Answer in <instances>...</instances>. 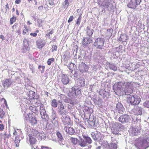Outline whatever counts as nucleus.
<instances>
[{
  "label": "nucleus",
  "instance_id": "1",
  "mask_svg": "<svg viewBox=\"0 0 149 149\" xmlns=\"http://www.w3.org/2000/svg\"><path fill=\"white\" fill-rule=\"evenodd\" d=\"M100 7H106L109 11H113L114 6L113 0H97Z\"/></svg>",
  "mask_w": 149,
  "mask_h": 149
},
{
  "label": "nucleus",
  "instance_id": "2",
  "mask_svg": "<svg viewBox=\"0 0 149 149\" xmlns=\"http://www.w3.org/2000/svg\"><path fill=\"white\" fill-rule=\"evenodd\" d=\"M24 130L27 134L37 138H41L42 136V133L39 132L37 130L33 129L30 126L28 125L27 123L25 125Z\"/></svg>",
  "mask_w": 149,
  "mask_h": 149
},
{
  "label": "nucleus",
  "instance_id": "3",
  "mask_svg": "<svg viewBox=\"0 0 149 149\" xmlns=\"http://www.w3.org/2000/svg\"><path fill=\"white\" fill-rule=\"evenodd\" d=\"M137 149H146L149 147V139H144L138 141L134 144Z\"/></svg>",
  "mask_w": 149,
  "mask_h": 149
},
{
  "label": "nucleus",
  "instance_id": "4",
  "mask_svg": "<svg viewBox=\"0 0 149 149\" xmlns=\"http://www.w3.org/2000/svg\"><path fill=\"white\" fill-rule=\"evenodd\" d=\"M123 128L122 124L118 123H114L111 129V132L115 135L121 134V131Z\"/></svg>",
  "mask_w": 149,
  "mask_h": 149
},
{
  "label": "nucleus",
  "instance_id": "5",
  "mask_svg": "<svg viewBox=\"0 0 149 149\" xmlns=\"http://www.w3.org/2000/svg\"><path fill=\"white\" fill-rule=\"evenodd\" d=\"M124 82V94L126 95H129L132 92L133 83L131 82Z\"/></svg>",
  "mask_w": 149,
  "mask_h": 149
},
{
  "label": "nucleus",
  "instance_id": "6",
  "mask_svg": "<svg viewBox=\"0 0 149 149\" xmlns=\"http://www.w3.org/2000/svg\"><path fill=\"white\" fill-rule=\"evenodd\" d=\"M104 39L102 38H98L95 39L93 46L97 49H101L104 45Z\"/></svg>",
  "mask_w": 149,
  "mask_h": 149
},
{
  "label": "nucleus",
  "instance_id": "7",
  "mask_svg": "<svg viewBox=\"0 0 149 149\" xmlns=\"http://www.w3.org/2000/svg\"><path fill=\"white\" fill-rule=\"evenodd\" d=\"M91 136L95 142H100L102 139V134L97 131L92 132L91 134Z\"/></svg>",
  "mask_w": 149,
  "mask_h": 149
},
{
  "label": "nucleus",
  "instance_id": "8",
  "mask_svg": "<svg viewBox=\"0 0 149 149\" xmlns=\"http://www.w3.org/2000/svg\"><path fill=\"white\" fill-rule=\"evenodd\" d=\"M123 85L124 82H118L115 84L113 87L115 92H116V91H117L118 93L122 92L123 93H124Z\"/></svg>",
  "mask_w": 149,
  "mask_h": 149
},
{
  "label": "nucleus",
  "instance_id": "9",
  "mask_svg": "<svg viewBox=\"0 0 149 149\" xmlns=\"http://www.w3.org/2000/svg\"><path fill=\"white\" fill-rule=\"evenodd\" d=\"M97 92L99 95L105 101H107L110 97V93L108 91H107L105 89H100L97 90Z\"/></svg>",
  "mask_w": 149,
  "mask_h": 149
},
{
  "label": "nucleus",
  "instance_id": "10",
  "mask_svg": "<svg viewBox=\"0 0 149 149\" xmlns=\"http://www.w3.org/2000/svg\"><path fill=\"white\" fill-rule=\"evenodd\" d=\"M86 120L87 123L92 127H95L97 125V123L96 122V118L95 117H94L93 115L89 116V119L87 118Z\"/></svg>",
  "mask_w": 149,
  "mask_h": 149
},
{
  "label": "nucleus",
  "instance_id": "11",
  "mask_svg": "<svg viewBox=\"0 0 149 149\" xmlns=\"http://www.w3.org/2000/svg\"><path fill=\"white\" fill-rule=\"evenodd\" d=\"M28 118H29V122L31 125H34L37 123V120L36 119L35 117L32 114L28 115L27 114L26 117L24 118L25 124L26 123H27L26 121L27 120ZM27 124L28 125L27 123Z\"/></svg>",
  "mask_w": 149,
  "mask_h": 149
},
{
  "label": "nucleus",
  "instance_id": "12",
  "mask_svg": "<svg viewBox=\"0 0 149 149\" xmlns=\"http://www.w3.org/2000/svg\"><path fill=\"white\" fill-rule=\"evenodd\" d=\"M40 113L41 118L45 121H47L49 119V116L43 104L40 105Z\"/></svg>",
  "mask_w": 149,
  "mask_h": 149
},
{
  "label": "nucleus",
  "instance_id": "13",
  "mask_svg": "<svg viewBox=\"0 0 149 149\" xmlns=\"http://www.w3.org/2000/svg\"><path fill=\"white\" fill-rule=\"evenodd\" d=\"M93 40L91 38L84 37L82 41V44L83 47L84 48H86L88 47V45L93 42Z\"/></svg>",
  "mask_w": 149,
  "mask_h": 149
},
{
  "label": "nucleus",
  "instance_id": "14",
  "mask_svg": "<svg viewBox=\"0 0 149 149\" xmlns=\"http://www.w3.org/2000/svg\"><path fill=\"white\" fill-rule=\"evenodd\" d=\"M141 1V0H131L128 4L127 6L131 8L135 9L140 4Z\"/></svg>",
  "mask_w": 149,
  "mask_h": 149
},
{
  "label": "nucleus",
  "instance_id": "15",
  "mask_svg": "<svg viewBox=\"0 0 149 149\" xmlns=\"http://www.w3.org/2000/svg\"><path fill=\"white\" fill-rule=\"evenodd\" d=\"M71 95L72 96L79 95L81 92V89L77 86H74L70 90Z\"/></svg>",
  "mask_w": 149,
  "mask_h": 149
},
{
  "label": "nucleus",
  "instance_id": "16",
  "mask_svg": "<svg viewBox=\"0 0 149 149\" xmlns=\"http://www.w3.org/2000/svg\"><path fill=\"white\" fill-rule=\"evenodd\" d=\"M14 81L11 79H6L3 81L2 82L3 86L5 88H7L12 84H13Z\"/></svg>",
  "mask_w": 149,
  "mask_h": 149
},
{
  "label": "nucleus",
  "instance_id": "17",
  "mask_svg": "<svg viewBox=\"0 0 149 149\" xmlns=\"http://www.w3.org/2000/svg\"><path fill=\"white\" fill-rule=\"evenodd\" d=\"M130 116L127 114L122 115L118 118V120L124 123H127L129 121Z\"/></svg>",
  "mask_w": 149,
  "mask_h": 149
},
{
  "label": "nucleus",
  "instance_id": "18",
  "mask_svg": "<svg viewBox=\"0 0 149 149\" xmlns=\"http://www.w3.org/2000/svg\"><path fill=\"white\" fill-rule=\"evenodd\" d=\"M125 109L122 104L120 102L116 104V112L120 113H123L125 111Z\"/></svg>",
  "mask_w": 149,
  "mask_h": 149
},
{
  "label": "nucleus",
  "instance_id": "19",
  "mask_svg": "<svg viewBox=\"0 0 149 149\" xmlns=\"http://www.w3.org/2000/svg\"><path fill=\"white\" fill-rule=\"evenodd\" d=\"M130 135L132 136H136L139 134L140 132L138 128L132 127L129 130Z\"/></svg>",
  "mask_w": 149,
  "mask_h": 149
},
{
  "label": "nucleus",
  "instance_id": "20",
  "mask_svg": "<svg viewBox=\"0 0 149 149\" xmlns=\"http://www.w3.org/2000/svg\"><path fill=\"white\" fill-rule=\"evenodd\" d=\"M92 100L95 105L100 107L102 106L103 103L102 100L99 97L94 96L93 97Z\"/></svg>",
  "mask_w": 149,
  "mask_h": 149
},
{
  "label": "nucleus",
  "instance_id": "21",
  "mask_svg": "<svg viewBox=\"0 0 149 149\" xmlns=\"http://www.w3.org/2000/svg\"><path fill=\"white\" fill-rule=\"evenodd\" d=\"M61 81L64 85H67L70 82L69 77L66 74H63L61 77Z\"/></svg>",
  "mask_w": 149,
  "mask_h": 149
},
{
  "label": "nucleus",
  "instance_id": "22",
  "mask_svg": "<svg viewBox=\"0 0 149 149\" xmlns=\"http://www.w3.org/2000/svg\"><path fill=\"white\" fill-rule=\"evenodd\" d=\"M79 68L80 71L82 73L87 71L88 69V66L84 63L79 64Z\"/></svg>",
  "mask_w": 149,
  "mask_h": 149
},
{
  "label": "nucleus",
  "instance_id": "23",
  "mask_svg": "<svg viewBox=\"0 0 149 149\" xmlns=\"http://www.w3.org/2000/svg\"><path fill=\"white\" fill-rule=\"evenodd\" d=\"M61 120L64 124L65 125H70L71 120L70 118L66 115L61 116Z\"/></svg>",
  "mask_w": 149,
  "mask_h": 149
},
{
  "label": "nucleus",
  "instance_id": "24",
  "mask_svg": "<svg viewBox=\"0 0 149 149\" xmlns=\"http://www.w3.org/2000/svg\"><path fill=\"white\" fill-rule=\"evenodd\" d=\"M143 109L141 107H136L133 110V112L136 116H140L142 114V111Z\"/></svg>",
  "mask_w": 149,
  "mask_h": 149
},
{
  "label": "nucleus",
  "instance_id": "25",
  "mask_svg": "<svg viewBox=\"0 0 149 149\" xmlns=\"http://www.w3.org/2000/svg\"><path fill=\"white\" fill-rule=\"evenodd\" d=\"M64 130H65L67 134L70 135H73L75 133L74 129L72 127L65 126Z\"/></svg>",
  "mask_w": 149,
  "mask_h": 149
},
{
  "label": "nucleus",
  "instance_id": "26",
  "mask_svg": "<svg viewBox=\"0 0 149 149\" xmlns=\"http://www.w3.org/2000/svg\"><path fill=\"white\" fill-rule=\"evenodd\" d=\"M83 111L85 114H88L89 116L91 115V114L93 112V109L92 108L90 107L85 106L84 107Z\"/></svg>",
  "mask_w": 149,
  "mask_h": 149
},
{
  "label": "nucleus",
  "instance_id": "27",
  "mask_svg": "<svg viewBox=\"0 0 149 149\" xmlns=\"http://www.w3.org/2000/svg\"><path fill=\"white\" fill-rule=\"evenodd\" d=\"M86 36H89V37L90 38L92 37V35L94 32V30L88 26L86 27Z\"/></svg>",
  "mask_w": 149,
  "mask_h": 149
},
{
  "label": "nucleus",
  "instance_id": "28",
  "mask_svg": "<svg viewBox=\"0 0 149 149\" xmlns=\"http://www.w3.org/2000/svg\"><path fill=\"white\" fill-rule=\"evenodd\" d=\"M112 138V141L113 143H111L109 145V148L111 149H116L117 148V145L116 143H118V141H114V139L113 138L111 137Z\"/></svg>",
  "mask_w": 149,
  "mask_h": 149
},
{
  "label": "nucleus",
  "instance_id": "29",
  "mask_svg": "<svg viewBox=\"0 0 149 149\" xmlns=\"http://www.w3.org/2000/svg\"><path fill=\"white\" fill-rule=\"evenodd\" d=\"M132 120L134 124H139L141 122V117L135 115L132 117Z\"/></svg>",
  "mask_w": 149,
  "mask_h": 149
},
{
  "label": "nucleus",
  "instance_id": "30",
  "mask_svg": "<svg viewBox=\"0 0 149 149\" xmlns=\"http://www.w3.org/2000/svg\"><path fill=\"white\" fill-rule=\"evenodd\" d=\"M23 43L24 46V48L23 47V49H24V51L22 50V51L24 53H25L29 49V45L28 43V41L27 39H24L23 41Z\"/></svg>",
  "mask_w": 149,
  "mask_h": 149
},
{
  "label": "nucleus",
  "instance_id": "31",
  "mask_svg": "<svg viewBox=\"0 0 149 149\" xmlns=\"http://www.w3.org/2000/svg\"><path fill=\"white\" fill-rule=\"evenodd\" d=\"M134 95H130L128 97V101L130 102V104L131 105H135Z\"/></svg>",
  "mask_w": 149,
  "mask_h": 149
},
{
  "label": "nucleus",
  "instance_id": "32",
  "mask_svg": "<svg viewBox=\"0 0 149 149\" xmlns=\"http://www.w3.org/2000/svg\"><path fill=\"white\" fill-rule=\"evenodd\" d=\"M29 95L28 97H27V99H29V101L31 102L32 100L34 99L35 97V93L33 91H29V93H27Z\"/></svg>",
  "mask_w": 149,
  "mask_h": 149
},
{
  "label": "nucleus",
  "instance_id": "33",
  "mask_svg": "<svg viewBox=\"0 0 149 149\" xmlns=\"http://www.w3.org/2000/svg\"><path fill=\"white\" fill-rule=\"evenodd\" d=\"M77 85L78 86L83 87L85 86V79L84 78H79L77 81Z\"/></svg>",
  "mask_w": 149,
  "mask_h": 149
},
{
  "label": "nucleus",
  "instance_id": "34",
  "mask_svg": "<svg viewBox=\"0 0 149 149\" xmlns=\"http://www.w3.org/2000/svg\"><path fill=\"white\" fill-rule=\"evenodd\" d=\"M45 42L41 40H38L37 42V45L39 49H41L45 45Z\"/></svg>",
  "mask_w": 149,
  "mask_h": 149
},
{
  "label": "nucleus",
  "instance_id": "35",
  "mask_svg": "<svg viewBox=\"0 0 149 149\" xmlns=\"http://www.w3.org/2000/svg\"><path fill=\"white\" fill-rule=\"evenodd\" d=\"M83 137L87 144H91L92 143V141L90 137L84 135H83Z\"/></svg>",
  "mask_w": 149,
  "mask_h": 149
},
{
  "label": "nucleus",
  "instance_id": "36",
  "mask_svg": "<svg viewBox=\"0 0 149 149\" xmlns=\"http://www.w3.org/2000/svg\"><path fill=\"white\" fill-rule=\"evenodd\" d=\"M29 137V141L31 145H33L35 143L36 141V139L32 136L27 134Z\"/></svg>",
  "mask_w": 149,
  "mask_h": 149
},
{
  "label": "nucleus",
  "instance_id": "37",
  "mask_svg": "<svg viewBox=\"0 0 149 149\" xmlns=\"http://www.w3.org/2000/svg\"><path fill=\"white\" fill-rule=\"evenodd\" d=\"M135 97V105L139 104L141 101V98L139 96L136 95H134Z\"/></svg>",
  "mask_w": 149,
  "mask_h": 149
},
{
  "label": "nucleus",
  "instance_id": "38",
  "mask_svg": "<svg viewBox=\"0 0 149 149\" xmlns=\"http://www.w3.org/2000/svg\"><path fill=\"white\" fill-rule=\"evenodd\" d=\"M128 38L126 35H122L120 36V37L119 38L118 40L122 41L123 42H126V41L127 40Z\"/></svg>",
  "mask_w": 149,
  "mask_h": 149
},
{
  "label": "nucleus",
  "instance_id": "39",
  "mask_svg": "<svg viewBox=\"0 0 149 149\" xmlns=\"http://www.w3.org/2000/svg\"><path fill=\"white\" fill-rule=\"evenodd\" d=\"M20 140L19 139V136L18 135L15 137L14 142L15 144V146L17 147H18L19 146V143H20Z\"/></svg>",
  "mask_w": 149,
  "mask_h": 149
},
{
  "label": "nucleus",
  "instance_id": "40",
  "mask_svg": "<svg viewBox=\"0 0 149 149\" xmlns=\"http://www.w3.org/2000/svg\"><path fill=\"white\" fill-rule=\"evenodd\" d=\"M109 68L114 71L117 70V67L113 63H109Z\"/></svg>",
  "mask_w": 149,
  "mask_h": 149
},
{
  "label": "nucleus",
  "instance_id": "41",
  "mask_svg": "<svg viewBox=\"0 0 149 149\" xmlns=\"http://www.w3.org/2000/svg\"><path fill=\"white\" fill-rule=\"evenodd\" d=\"M79 145L82 147L87 146L88 145L84 139H81V141L79 142Z\"/></svg>",
  "mask_w": 149,
  "mask_h": 149
},
{
  "label": "nucleus",
  "instance_id": "42",
  "mask_svg": "<svg viewBox=\"0 0 149 149\" xmlns=\"http://www.w3.org/2000/svg\"><path fill=\"white\" fill-rule=\"evenodd\" d=\"M52 106L54 108H56L58 106V102H57L56 100L54 99L52 100L51 102Z\"/></svg>",
  "mask_w": 149,
  "mask_h": 149
},
{
  "label": "nucleus",
  "instance_id": "43",
  "mask_svg": "<svg viewBox=\"0 0 149 149\" xmlns=\"http://www.w3.org/2000/svg\"><path fill=\"white\" fill-rule=\"evenodd\" d=\"M64 101L65 103H72L74 101L72 99L66 97L64 100Z\"/></svg>",
  "mask_w": 149,
  "mask_h": 149
},
{
  "label": "nucleus",
  "instance_id": "44",
  "mask_svg": "<svg viewBox=\"0 0 149 149\" xmlns=\"http://www.w3.org/2000/svg\"><path fill=\"white\" fill-rule=\"evenodd\" d=\"M58 109H64V106L62 103V102L60 100L58 101Z\"/></svg>",
  "mask_w": 149,
  "mask_h": 149
},
{
  "label": "nucleus",
  "instance_id": "45",
  "mask_svg": "<svg viewBox=\"0 0 149 149\" xmlns=\"http://www.w3.org/2000/svg\"><path fill=\"white\" fill-rule=\"evenodd\" d=\"M70 2L67 0H65L64 1L63 3V6L64 8H67L68 7L70 3Z\"/></svg>",
  "mask_w": 149,
  "mask_h": 149
},
{
  "label": "nucleus",
  "instance_id": "46",
  "mask_svg": "<svg viewBox=\"0 0 149 149\" xmlns=\"http://www.w3.org/2000/svg\"><path fill=\"white\" fill-rule=\"evenodd\" d=\"M102 146L104 148H109V145L107 141H104L102 143Z\"/></svg>",
  "mask_w": 149,
  "mask_h": 149
},
{
  "label": "nucleus",
  "instance_id": "47",
  "mask_svg": "<svg viewBox=\"0 0 149 149\" xmlns=\"http://www.w3.org/2000/svg\"><path fill=\"white\" fill-rule=\"evenodd\" d=\"M56 135L58 138V141H63V137L61 134L58 131L56 132Z\"/></svg>",
  "mask_w": 149,
  "mask_h": 149
},
{
  "label": "nucleus",
  "instance_id": "48",
  "mask_svg": "<svg viewBox=\"0 0 149 149\" xmlns=\"http://www.w3.org/2000/svg\"><path fill=\"white\" fill-rule=\"evenodd\" d=\"M75 104L74 101L72 103H69L67 104V106L68 109H72L73 106Z\"/></svg>",
  "mask_w": 149,
  "mask_h": 149
},
{
  "label": "nucleus",
  "instance_id": "49",
  "mask_svg": "<svg viewBox=\"0 0 149 149\" xmlns=\"http://www.w3.org/2000/svg\"><path fill=\"white\" fill-rule=\"evenodd\" d=\"M143 106L148 108H149V100H146L143 104Z\"/></svg>",
  "mask_w": 149,
  "mask_h": 149
},
{
  "label": "nucleus",
  "instance_id": "50",
  "mask_svg": "<svg viewBox=\"0 0 149 149\" xmlns=\"http://www.w3.org/2000/svg\"><path fill=\"white\" fill-rule=\"evenodd\" d=\"M54 58H49L47 62V64L48 65H51L52 63L54 62Z\"/></svg>",
  "mask_w": 149,
  "mask_h": 149
},
{
  "label": "nucleus",
  "instance_id": "51",
  "mask_svg": "<svg viewBox=\"0 0 149 149\" xmlns=\"http://www.w3.org/2000/svg\"><path fill=\"white\" fill-rule=\"evenodd\" d=\"M86 124V121H85L84 122L80 121L79 123V125L81 127H82L84 129H85V127L84 126V124L85 125Z\"/></svg>",
  "mask_w": 149,
  "mask_h": 149
},
{
  "label": "nucleus",
  "instance_id": "52",
  "mask_svg": "<svg viewBox=\"0 0 149 149\" xmlns=\"http://www.w3.org/2000/svg\"><path fill=\"white\" fill-rule=\"evenodd\" d=\"M52 128V126L49 123H47L45 128L46 130H50Z\"/></svg>",
  "mask_w": 149,
  "mask_h": 149
},
{
  "label": "nucleus",
  "instance_id": "53",
  "mask_svg": "<svg viewBox=\"0 0 149 149\" xmlns=\"http://www.w3.org/2000/svg\"><path fill=\"white\" fill-rule=\"evenodd\" d=\"M5 116V112L3 110L0 108V118H3Z\"/></svg>",
  "mask_w": 149,
  "mask_h": 149
},
{
  "label": "nucleus",
  "instance_id": "54",
  "mask_svg": "<svg viewBox=\"0 0 149 149\" xmlns=\"http://www.w3.org/2000/svg\"><path fill=\"white\" fill-rule=\"evenodd\" d=\"M16 20V18L14 16H13L12 18H10V23L11 25L14 22H15Z\"/></svg>",
  "mask_w": 149,
  "mask_h": 149
},
{
  "label": "nucleus",
  "instance_id": "55",
  "mask_svg": "<svg viewBox=\"0 0 149 149\" xmlns=\"http://www.w3.org/2000/svg\"><path fill=\"white\" fill-rule=\"evenodd\" d=\"M81 15L80 14L79 16L78 19H77L76 22V24L78 26H79V25L80 24V23L81 22Z\"/></svg>",
  "mask_w": 149,
  "mask_h": 149
},
{
  "label": "nucleus",
  "instance_id": "56",
  "mask_svg": "<svg viewBox=\"0 0 149 149\" xmlns=\"http://www.w3.org/2000/svg\"><path fill=\"white\" fill-rule=\"evenodd\" d=\"M72 142L74 144L77 143L78 139L72 137L71 139Z\"/></svg>",
  "mask_w": 149,
  "mask_h": 149
},
{
  "label": "nucleus",
  "instance_id": "57",
  "mask_svg": "<svg viewBox=\"0 0 149 149\" xmlns=\"http://www.w3.org/2000/svg\"><path fill=\"white\" fill-rule=\"evenodd\" d=\"M71 73L73 74L74 77L76 78L78 75V73H77L75 70H72L71 71Z\"/></svg>",
  "mask_w": 149,
  "mask_h": 149
},
{
  "label": "nucleus",
  "instance_id": "58",
  "mask_svg": "<svg viewBox=\"0 0 149 149\" xmlns=\"http://www.w3.org/2000/svg\"><path fill=\"white\" fill-rule=\"evenodd\" d=\"M63 110V109H58V111L59 113V114L61 115L62 116H64V115H65V114L64 113Z\"/></svg>",
  "mask_w": 149,
  "mask_h": 149
},
{
  "label": "nucleus",
  "instance_id": "59",
  "mask_svg": "<svg viewBox=\"0 0 149 149\" xmlns=\"http://www.w3.org/2000/svg\"><path fill=\"white\" fill-rule=\"evenodd\" d=\"M57 47L55 45H53L52 48V52H54V51L57 50Z\"/></svg>",
  "mask_w": 149,
  "mask_h": 149
},
{
  "label": "nucleus",
  "instance_id": "60",
  "mask_svg": "<svg viewBox=\"0 0 149 149\" xmlns=\"http://www.w3.org/2000/svg\"><path fill=\"white\" fill-rule=\"evenodd\" d=\"M10 135V134L7 135L6 133H4L3 135L4 139L6 140L7 138H9Z\"/></svg>",
  "mask_w": 149,
  "mask_h": 149
},
{
  "label": "nucleus",
  "instance_id": "61",
  "mask_svg": "<svg viewBox=\"0 0 149 149\" xmlns=\"http://www.w3.org/2000/svg\"><path fill=\"white\" fill-rule=\"evenodd\" d=\"M51 118L53 120H55L56 118V114L54 113H53L51 116Z\"/></svg>",
  "mask_w": 149,
  "mask_h": 149
},
{
  "label": "nucleus",
  "instance_id": "62",
  "mask_svg": "<svg viewBox=\"0 0 149 149\" xmlns=\"http://www.w3.org/2000/svg\"><path fill=\"white\" fill-rule=\"evenodd\" d=\"M70 60H65V61H64V65L65 66H68V64H70Z\"/></svg>",
  "mask_w": 149,
  "mask_h": 149
},
{
  "label": "nucleus",
  "instance_id": "63",
  "mask_svg": "<svg viewBox=\"0 0 149 149\" xmlns=\"http://www.w3.org/2000/svg\"><path fill=\"white\" fill-rule=\"evenodd\" d=\"M74 18V17L72 15L70 17L68 21V23H70L71 22H72Z\"/></svg>",
  "mask_w": 149,
  "mask_h": 149
},
{
  "label": "nucleus",
  "instance_id": "64",
  "mask_svg": "<svg viewBox=\"0 0 149 149\" xmlns=\"http://www.w3.org/2000/svg\"><path fill=\"white\" fill-rule=\"evenodd\" d=\"M41 149H52V148L50 147L42 146H41Z\"/></svg>",
  "mask_w": 149,
  "mask_h": 149
}]
</instances>
